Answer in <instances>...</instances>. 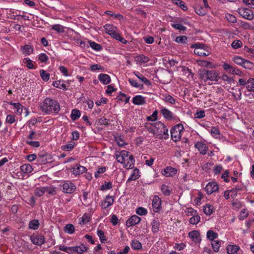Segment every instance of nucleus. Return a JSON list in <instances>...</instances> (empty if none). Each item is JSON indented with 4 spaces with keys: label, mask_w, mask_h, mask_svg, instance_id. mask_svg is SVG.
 <instances>
[{
    "label": "nucleus",
    "mask_w": 254,
    "mask_h": 254,
    "mask_svg": "<svg viewBox=\"0 0 254 254\" xmlns=\"http://www.w3.org/2000/svg\"><path fill=\"white\" fill-rule=\"evenodd\" d=\"M40 108L45 114H57L60 111V105L57 101L50 98H46L40 106Z\"/></svg>",
    "instance_id": "nucleus-1"
},
{
    "label": "nucleus",
    "mask_w": 254,
    "mask_h": 254,
    "mask_svg": "<svg viewBox=\"0 0 254 254\" xmlns=\"http://www.w3.org/2000/svg\"><path fill=\"white\" fill-rule=\"evenodd\" d=\"M155 128V137L160 139L169 138L168 129L161 122L153 123Z\"/></svg>",
    "instance_id": "nucleus-2"
},
{
    "label": "nucleus",
    "mask_w": 254,
    "mask_h": 254,
    "mask_svg": "<svg viewBox=\"0 0 254 254\" xmlns=\"http://www.w3.org/2000/svg\"><path fill=\"white\" fill-rule=\"evenodd\" d=\"M184 129V127L181 124H179L171 128V136L174 141L177 142L180 139L181 133Z\"/></svg>",
    "instance_id": "nucleus-3"
},
{
    "label": "nucleus",
    "mask_w": 254,
    "mask_h": 254,
    "mask_svg": "<svg viewBox=\"0 0 254 254\" xmlns=\"http://www.w3.org/2000/svg\"><path fill=\"white\" fill-rule=\"evenodd\" d=\"M191 48H194V53L199 56H207L210 54L209 51L202 44L197 43L191 45Z\"/></svg>",
    "instance_id": "nucleus-4"
},
{
    "label": "nucleus",
    "mask_w": 254,
    "mask_h": 254,
    "mask_svg": "<svg viewBox=\"0 0 254 254\" xmlns=\"http://www.w3.org/2000/svg\"><path fill=\"white\" fill-rule=\"evenodd\" d=\"M223 67L225 70L231 74L239 76H242L243 75V72L239 69L229 64L224 63L223 65Z\"/></svg>",
    "instance_id": "nucleus-5"
},
{
    "label": "nucleus",
    "mask_w": 254,
    "mask_h": 254,
    "mask_svg": "<svg viewBox=\"0 0 254 254\" xmlns=\"http://www.w3.org/2000/svg\"><path fill=\"white\" fill-rule=\"evenodd\" d=\"M52 158V157L51 155L48 154L45 151H42L38 155L37 162L39 163L46 164L47 163L52 162V161H51Z\"/></svg>",
    "instance_id": "nucleus-6"
},
{
    "label": "nucleus",
    "mask_w": 254,
    "mask_h": 254,
    "mask_svg": "<svg viewBox=\"0 0 254 254\" xmlns=\"http://www.w3.org/2000/svg\"><path fill=\"white\" fill-rule=\"evenodd\" d=\"M238 13L244 18L252 20L254 18L253 12L247 8H241L239 9Z\"/></svg>",
    "instance_id": "nucleus-7"
},
{
    "label": "nucleus",
    "mask_w": 254,
    "mask_h": 254,
    "mask_svg": "<svg viewBox=\"0 0 254 254\" xmlns=\"http://www.w3.org/2000/svg\"><path fill=\"white\" fill-rule=\"evenodd\" d=\"M63 190L64 193H72L76 189L75 186L71 182L67 181L63 184Z\"/></svg>",
    "instance_id": "nucleus-8"
},
{
    "label": "nucleus",
    "mask_w": 254,
    "mask_h": 254,
    "mask_svg": "<svg viewBox=\"0 0 254 254\" xmlns=\"http://www.w3.org/2000/svg\"><path fill=\"white\" fill-rule=\"evenodd\" d=\"M218 184L214 182L208 183L205 188V190L208 194H210L213 192L218 191Z\"/></svg>",
    "instance_id": "nucleus-9"
},
{
    "label": "nucleus",
    "mask_w": 254,
    "mask_h": 254,
    "mask_svg": "<svg viewBox=\"0 0 254 254\" xmlns=\"http://www.w3.org/2000/svg\"><path fill=\"white\" fill-rule=\"evenodd\" d=\"M207 80L211 81L217 82L219 78V72L216 70H207Z\"/></svg>",
    "instance_id": "nucleus-10"
},
{
    "label": "nucleus",
    "mask_w": 254,
    "mask_h": 254,
    "mask_svg": "<svg viewBox=\"0 0 254 254\" xmlns=\"http://www.w3.org/2000/svg\"><path fill=\"white\" fill-rule=\"evenodd\" d=\"M140 218L137 215H132L130 217L126 222V226L127 227L133 226L138 224L140 221Z\"/></svg>",
    "instance_id": "nucleus-11"
},
{
    "label": "nucleus",
    "mask_w": 254,
    "mask_h": 254,
    "mask_svg": "<svg viewBox=\"0 0 254 254\" xmlns=\"http://www.w3.org/2000/svg\"><path fill=\"white\" fill-rule=\"evenodd\" d=\"M30 239L34 245L41 246L45 243V238L42 235L31 236Z\"/></svg>",
    "instance_id": "nucleus-12"
},
{
    "label": "nucleus",
    "mask_w": 254,
    "mask_h": 254,
    "mask_svg": "<svg viewBox=\"0 0 254 254\" xmlns=\"http://www.w3.org/2000/svg\"><path fill=\"white\" fill-rule=\"evenodd\" d=\"M177 173V170L172 167H167L162 171V174L166 177H173Z\"/></svg>",
    "instance_id": "nucleus-13"
},
{
    "label": "nucleus",
    "mask_w": 254,
    "mask_h": 254,
    "mask_svg": "<svg viewBox=\"0 0 254 254\" xmlns=\"http://www.w3.org/2000/svg\"><path fill=\"white\" fill-rule=\"evenodd\" d=\"M72 174L75 176L79 175L82 174L84 172H85L87 171L86 168L80 165L79 164H76L75 166L72 168Z\"/></svg>",
    "instance_id": "nucleus-14"
},
{
    "label": "nucleus",
    "mask_w": 254,
    "mask_h": 254,
    "mask_svg": "<svg viewBox=\"0 0 254 254\" xmlns=\"http://www.w3.org/2000/svg\"><path fill=\"white\" fill-rule=\"evenodd\" d=\"M161 200L160 198L157 195H155L152 202L154 211L155 212H158L161 208Z\"/></svg>",
    "instance_id": "nucleus-15"
},
{
    "label": "nucleus",
    "mask_w": 254,
    "mask_h": 254,
    "mask_svg": "<svg viewBox=\"0 0 254 254\" xmlns=\"http://www.w3.org/2000/svg\"><path fill=\"white\" fill-rule=\"evenodd\" d=\"M195 147L197 148L200 154L205 155L207 153L208 146L206 144L199 141L195 143Z\"/></svg>",
    "instance_id": "nucleus-16"
},
{
    "label": "nucleus",
    "mask_w": 254,
    "mask_h": 254,
    "mask_svg": "<svg viewBox=\"0 0 254 254\" xmlns=\"http://www.w3.org/2000/svg\"><path fill=\"white\" fill-rule=\"evenodd\" d=\"M114 202V197L108 195L106 196L105 200L102 202V207L104 209H106L112 205Z\"/></svg>",
    "instance_id": "nucleus-17"
},
{
    "label": "nucleus",
    "mask_w": 254,
    "mask_h": 254,
    "mask_svg": "<svg viewBox=\"0 0 254 254\" xmlns=\"http://www.w3.org/2000/svg\"><path fill=\"white\" fill-rule=\"evenodd\" d=\"M132 102L136 105H142L146 103L145 98L140 95H137L133 97Z\"/></svg>",
    "instance_id": "nucleus-18"
},
{
    "label": "nucleus",
    "mask_w": 254,
    "mask_h": 254,
    "mask_svg": "<svg viewBox=\"0 0 254 254\" xmlns=\"http://www.w3.org/2000/svg\"><path fill=\"white\" fill-rule=\"evenodd\" d=\"M20 51L25 56H26L32 54L34 51V49L31 45L26 44L24 46L21 47Z\"/></svg>",
    "instance_id": "nucleus-19"
},
{
    "label": "nucleus",
    "mask_w": 254,
    "mask_h": 254,
    "mask_svg": "<svg viewBox=\"0 0 254 254\" xmlns=\"http://www.w3.org/2000/svg\"><path fill=\"white\" fill-rule=\"evenodd\" d=\"M99 80L104 84H108L111 82L110 76L104 73H101L98 76Z\"/></svg>",
    "instance_id": "nucleus-20"
},
{
    "label": "nucleus",
    "mask_w": 254,
    "mask_h": 254,
    "mask_svg": "<svg viewBox=\"0 0 254 254\" xmlns=\"http://www.w3.org/2000/svg\"><path fill=\"white\" fill-rule=\"evenodd\" d=\"M160 113L166 120H171L173 119L172 113L165 108H162L160 110Z\"/></svg>",
    "instance_id": "nucleus-21"
},
{
    "label": "nucleus",
    "mask_w": 254,
    "mask_h": 254,
    "mask_svg": "<svg viewBox=\"0 0 254 254\" xmlns=\"http://www.w3.org/2000/svg\"><path fill=\"white\" fill-rule=\"evenodd\" d=\"M104 28L105 30L106 33H107L110 36L112 35V34L115 31H118V29L117 27L110 24H107L105 25L104 26Z\"/></svg>",
    "instance_id": "nucleus-22"
},
{
    "label": "nucleus",
    "mask_w": 254,
    "mask_h": 254,
    "mask_svg": "<svg viewBox=\"0 0 254 254\" xmlns=\"http://www.w3.org/2000/svg\"><path fill=\"white\" fill-rule=\"evenodd\" d=\"M199 234L197 231L194 230L190 232L189 233V236L190 238L195 243H198L200 241L199 236Z\"/></svg>",
    "instance_id": "nucleus-23"
},
{
    "label": "nucleus",
    "mask_w": 254,
    "mask_h": 254,
    "mask_svg": "<svg viewBox=\"0 0 254 254\" xmlns=\"http://www.w3.org/2000/svg\"><path fill=\"white\" fill-rule=\"evenodd\" d=\"M140 177L139 170L137 168L133 170V173L131 174L130 177L127 181V183L130 182L131 181H135Z\"/></svg>",
    "instance_id": "nucleus-24"
},
{
    "label": "nucleus",
    "mask_w": 254,
    "mask_h": 254,
    "mask_svg": "<svg viewBox=\"0 0 254 254\" xmlns=\"http://www.w3.org/2000/svg\"><path fill=\"white\" fill-rule=\"evenodd\" d=\"M135 61L140 64H146L149 61V59L143 55H139L135 57Z\"/></svg>",
    "instance_id": "nucleus-25"
},
{
    "label": "nucleus",
    "mask_w": 254,
    "mask_h": 254,
    "mask_svg": "<svg viewBox=\"0 0 254 254\" xmlns=\"http://www.w3.org/2000/svg\"><path fill=\"white\" fill-rule=\"evenodd\" d=\"M240 247L236 245H228L227 247V253L228 254H234L239 250Z\"/></svg>",
    "instance_id": "nucleus-26"
},
{
    "label": "nucleus",
    "mask_w": 254,
    "mask_h": 254,
    "mask_svg": "<svg viewBox=\"0 0 254 254\" xmlns=\"http://www.w3.org/2000/svg\"><path fill=\"white\" fill-rule=\"evenodd\" d=\"M20 169L22 172L26 174L30 173L33 171L32 167L28 164L22 165L20 167Z\"/></svg>",
    "instance_id": "nucleus-27"
},
{
    "label": "nucleus",
    "mask_w": 254,
    "mask_h": 254,
    "mask_svg": "<svg viewBox=\"0 0 254 254\" xmlns=\"http://www.w3.org/2000/svg\"><path fill=\"white\" fill-rule=\"evenodd\" d=\"M160 222L156 220H153L152 223V231L153 233H157L159 230Z\"/></svg>",
    "instance_id": "nucleus-28"
},
{
    "label": "nucleus",
    "mask_w": 254,
    "mask_h": 254,
    "mask_svg": "<svg viewBox=\"0 0 254 254\" xmlns=\"http://www.w3.org/2000/svg\"><path fill=\"white\" fill-rule=\"evenodd\" d=\"M129 160L124 165L127 169H131L134 167V159L133 155H130L128 158Z\"/></svg>",
    "instance_id": "nucleus-29"
},
{
    "label": "nucleus",
    "mask_w": 254,
    "mask_h": 254,
    "mask_svg": "<svg viewBox=\"0 0 254 254\" xmlns=\"http://www.w3.org/2000/svg\"><path fill=\"white\" fill-rule=\"evenodd\" d=\"M80 116V112L77 109H73L70 115V118L73 121L77 120Z\"/></svg>",
    "instance_id": "nucleus-30"
},
{
    "label": "nucleus",
    "mask_w": 254,
    "mask_h": 254,
    "mask_svg": "<svg viewBox=\"0 0 254 254\" xmlns=\"http://www.w3.org/2000/svg\"><path fill=\"white\" fill-rule=\"evenodd\" d=\"M203 212L207 215H210L214 212V207L212 205L206 204L203 208Z\"/></svg>",
    "instance_id": "nucleus-31"
},
{
    "label": "nucleus",
    "mask_w": 254,
    "mask_h": 254,
    "mask_svg": "<svg viewBox=\"0 0 254 254\" xmlns=\"http://www.w3.org/2000/svg\"><path fill=\"white\" fill-rule=\"evenodd\" d=\"M39 227V222L38 220L34 219L29 222V228L33 230H37Z\"/></svg>",
    "instance_id": "nucleus-32"
},
{
    "label": "nucleus",
    "mask_w": 254,
    "mask_h": 254,
    "mask_svg": "<svg viewBox=\"0 0 254 254\" xmlns=\"http://www.w3.org/2000/svg\"><path fill=\"white\" fill-rule=\"evenodd\" d=\"M173 2L180 6L183 10L186 11L188 9L187 6L185 2L181 0H172Z\"/></svg>",
    "instance_id": "nucleus-33"
},
{
    "label": "nucleus",
    "mask_w": 254,
    "mask_h": 254,
    "mask_svg": "<svg viewBox=\"0 0 254 254\" xmlns=\"http://www.w3.org/2000/svg\"><path fill=\"white\" fill-rule=\"evenodd\" d=\"M246 87L248 91L254 92V78H250L248 80Z\"/></svg>",
    "instance_id": "nucleus-34"
},
{
    "label": "nucleus",
    "mask_w": 254,
    "mask_h": 254,
    "mask_svg": "<svg viewBox=\"0 0 254 254\" xmlns=\"http://www.w3.org/2000/svg\"><path fill=\"white\" fill-rule=\"evenodd\" d=\"M199 78L203 80L204 82H206L207 80V69H203L199 70Z\"/></svg>",
    "instance_id": "nucleus-35"
},
{
    "label": "nucleus",
    "mask_w": 254,
    "mask_h": 254,
    "mask_svg": "<svg viewBox=\"0 0 254 254\" xmlns=\"http://www.w3.org/2000/svg\"><path fill=\"white\" fill-rule=\"evenodd\" d=\"M98 236L99 237L100 240L102 243H105L107 239L104 234V232L102 230L98 229L97 231Z\"/></svg>",
    "instance_id": "nucleus-36"
},
{
    "label": "nucleus",
    "mask_w": 254,
    "mask_h": 254,
    "mask_svg": "<svg viewBox=\"0 0 254 254\" xmlns=\"http://www.w3.org/2000/svg\"><path fill=\"white\" fill-rule=\"evenodd\" d=\"M218 237V234L212 230H209L207 232V238L210 241H213Z\"/></svg>",
    "instance_id": "nucleus-37"
},
{
    "label": "nucleus",
    "mask_w": 254,
    "mask_h": 254,
    "mask_svg": "<svg viewBox=\"0 0 254 254\" xmlns=\"http://www.w3.org/2000/svg\"><path fill=\"white\" fill-rule=\"evenodd\" d=\"M131 246L134 250H139L142 248L141 244L136 240H133L131 241Z\"/></svg>",
    "instance_id": "nucleus-38"
},
{
    "label": "nucleus",
    "mask_w": 254,
    "mask_h": 254,
    "mask_svg": "<svg viewBox=\"0 0 254 254\" xmlns=\"http://www.w3.org/2000/svg\"><path fill=\"white\" fill-rule=\"evenodd\" d=\"M75 249L74 251L79 254H82L87 250V248L83 244L79 246L75 247Z\"/></svg>",
    "instance_id": "nucleus-39"
},
{
    "label": "nucleus",
    "mask_w": 254,
    "mask_h": 254,
    "mask_svg": "<svg viewBox=\"0 0 254 254\" xmlns=\"http://www.w3.org/2000/svg\"><path fill=\"white\" fill-rule=\"evenodd\" d=\"M40 74L41 78L44 81H48L50 79V74L46 72V71L43 69L40 70Z\"/></svg>",
    "instance_id": "nucleus-40"
},
{
    "label": "nucleus",
    "mask_w": 254,
    "mask_h": 254,
    "mask_svg": "<svg viewBox=\"0 0 254 254\" xmlns=\"http://www.w3.org/2000/svg\"><path fill=\"white\" fill-rule=\"evenodd\" d=\"M145 128L149 132L152 133L155 136V128L153 124H146Z\"/></svg>",
    "instance_id": "nucleus-41"
},
{
    "label": "nucleus",
    "mask_w": 254,
    "mask_h": 254,
    "mask_svg": "<svg viewBox=\"0 0 254 254\" xmlns=\"http://www.w3.org/2000/svg\"><path fill=\"white\" fill-rule=\"evenodd\" d=\"M64 231L68 234H72L74 233L75 229L74 226L71 224L66 225L64 227Z\"/></svg>",
    "instance_id": "nucleus-42"
},
{
    "label": "nucleus",
    "mask_w": 254,
    "mask_h": 254,
    "mask_svg": "<svg viewBox=\"0 0 254 254\" xmlns=\"http://www.w3.org/2000/svg\"><path fill=\"white\" fill-rule=\"evenodd\" d=\"M23 63L26 64V66L29 69H33L34 68L32 61L29 58H24L23 60Z\"/></svg>",
    "instance_id": "nucleus-43"
},
{
    "label": "nucleus",
    "mask_w": 254,
    "mask_h": 254,
    "mask_svg": "<svg viewBox=\"0 0 254 254\" xmlns=\"http://www.w3.org/2000/svg\"><path fill=\"white\" fill-rule=\"evenodd\" d=\"M161 190L162 193L166 196H169L171 194V190L169 189V188L165 185H163L161 186Z\"/></svg>",
    "instance_id": "nucleus-44"
},
{
    "label": "nucleus",
    "mask_w": 254,
    "mask_h": 254,
    "mask_svg": "<svg viewBox=\"0 0 254 254\" xmlns=\"http://www.w3.org/2000/svg\"><path fill=\"white\" fill-rule=\"evenodd\" d=\"M45 190V187L37 188L35 190V194L39 197L41 196L44 194Z\"/></svg>",
    "instance_id": "nucleus-45"
},
{
    "label": "nucleus",
    "mask_w": 254,
    "mask_h": 254,
    "mask_svg": "<svg viewBox=\"0 0 254 254\" xmlns=\"http://www.w3.org/2000/svg\"><path fill=\"white\" fill-rule=\"evenodd\" d=\"M61 80L54 81L53 83V85L56 88L66 90L65 85L64 83L61 84Z\"/></svg>",
    "instance_id": "nucleus-46"
},
{
    "label": "nucleus",
    "mask_w": 254,
    "mask_h": 254,
    "mask_svg": "<svg viewBox=\"0 0 254 254\" xmlns=\"http://www.w3.org/2000/svg\"><path fill=\"white\" fill-rule=\"evenodd\" d=\"M135 75L137 77L138 79L142 80L145 85L147 86H150L151 85V83L150 81L147 79L146 77L142 76V75L140 74L139 75L136 74L135 72H134Z\"/></svg>",
    "instance_id": "nucleus-47"
},
{
    "label": "nucleus",
    "mask_w": 254,
    "mask_h": 254,
    "mask_svg": "<svg viewBox=\"0 0 254 254\" xmlns=\"http://www.w3.org/2000/svg\"><path fill=\"white\" fill-rule=\"evenodd\" d=\"M90 46L93 50H95L97 51H99L102 49V45L97 44L95 42H90Z\"/></svg>",
    "instance_id": "nucleus-48"
},
{
    "label": "nucleus",
    "mask_w": 254,
    "mask_h": 254,
    "mask_svg": "<svg viewBox=\"0 0 254 254\" xmlns=\"http://www.w3.org/2000/svg\"><path fill=\"white\" fill-rule=\"evenodd\" d=\"M200 219L199 216L195 214L190 219L189 222L191 224H196L199 222Z\"/></svg>",
    "instance_id": "nucleus-49"
},
{
    "label": "nucleus",
    "mask_w": 254,
    "mask_h": 254,
    "mask_svg": "<svg viewBox=\"0 0 254 254\" xmlns=\"http://www.w3.org/2000/svg\"><path fill=\"white\" fill-rule=\"evenodd\" d=\"M212 247L214 251L217 252L219 251L220 247V241H213L211 243Z\"/></svg>",
    "instance_id": "nucleus-50"
},
{
    "label": "nucleus",
    "mask_w": 254,
    "mask_h": 254,
    "mask_svg": "<svg viewBox=\"0 0 254 254\" xmlns=\"http://www.w3.org/2000/svg\"><path fill=\"white\" fill-rule=\"evenodd\" d=\"M163 100L164 101L169 103L171 104L175 103V99L170 95H166L164 96Z\"/></svg>",
    "instance_id": "nucleus-51"
},
{
    "label": "nucleus",
    "mask_w": 254,
    "mask_h": 254,
    "mask_svg": "<svg viewBox=\"0 0 254 254\" xmlns=\"http://www.w3.org/2000/svg\"><path fill=\"white\" fill-rule=\"evenodd\" d=\"M233 60L234 62L236 64L242 66L243 63L245 60L240 56H236L233 58Z\"/></svg>",
    "instance_id": "nucleus-52"
},
{
    "label": "nucleus",
    "mask_w": 254,
    "mask_h": 254,
    "mask_svg": "<svg viewBox=\"0 0 254 254\" xmlns=\"http://www.w3.org/2000/svg\"><path fill=\"white\" fill-rule=\"evenodd\" d=\"M113 185L111 182H105L104 185L101 186L100 190H105L112 188Z\"/></svg>",
    "instance_id": "nucleus-53"
},
{
    "label": "nucleus",
    "mask_w": 254,
    "mask_h": 254,
    "mask_svg": "<svg viewBox=\"0 0 254 254\" xmlns=\"http://www.w3.org/2000/svg\"><path fill=\"white\" fill-rule=\"evenodd\" d=\"M172 27L174 28L179 30L180 31H185L187 29V27L183 26L181 24L179 23H173L172 24Z\"/></svg>",
    "instance_id": "nucleus-54"
},
{
    "label": "nucleus",
    "mask_w": 254,
    "mask_h": 254,
    "mask_svg": "<svg viewBox=\"0 0 254 254\" xmlns=\"http://www.w3.org/2000/svg\"><path fill=\"white\" fill-rule=\"evenodd\" d=\"M128 82L130 84V85L132 87H134L136 88H140V89H142L143 88V84H138L135 80H133L132 79H128Z\"/></svg>",
    "instance_id": "nucleus-55"
},
{
    "label": "nucleus",
    "mask_w": 254,
    "mask_h": 254,
    "mask_svg": "<svg viewBox=\"0 0 254 254\" xmlns=\"http://www.w3.org/2000/svg\"><path fill=\"white\" fill-rule=\"evenodd\" d=\"M240 24L241 27L244 29H252L253 27L251 25L247 22L240 21Z\"/></svg>",
    "instance_id": "nucleus-56"
},
{
    "label": "nucleus",
    "mask_w": 254,
    "mask_h": 254,
    "mask_svg": "<svg viewBox=\"0 0 254 254\" xmlns=\"http://www.w3.org/2000/svg\"><path fill=\"white\" fill-rule=\"evenodd\" d=\"M75 143L73 142H71L70 143L63 145L62 148L63 150L70 151L73 148Z\"/></svg>",
    "instance_id": "nucleus-57"
},
{
    "label": "nucleus",
    "mask_w": 254,
    "mask_h": 254,
    "mask_svg": "<svg viewBox=\"0 0 254 254\" xmlns=\"http://www.w3.org/2000/svg\"><path fill=\"white\" fill-rule=\"evenodd\" d=\"M52 29L59 33H62L64 31V27L60 24H55L53 25Z\"/></svg>",
    "instance_id": "nucleus-58"
},
{
    "label": "nucleus",
    "mask_w": 254,
    "mask_h": 254,
    "mask_svg": "<svg viewBox=\"0 0 254 254\" xmlns=\"http://www.w3.org/2000/svg\"><path fill=\"white\" fill-rule=\"evenodd\" d=\"M206 9H205L204 7L203 8L200 6H198L195 8V10L197 14L199 15H204L206 12Z\"/></svg>",
    "instance_id": "nucleus-59"
},
{
    "label": "nucleus",
    "mask_w": 254,
    "mask_h": 254,
    "mask_svg": "<svg viewBox=\"0 0 254 254\" xmlns=\"http://www.w3.org/2000/svg\"><path fill=\"white\" fill-rule=\"evenodd\" d=\"M81 221L79 223L80 224H84L88 223L90 220V217L88 214L85 213L81 217Z\"/></svg>",
    "instance_id": "nucleus-60"
},
{
    "label": "nucleus",
    "mask_w": 254,
    "mask_h": 254,
    "mask_svg": "<svg viewBox=\"0 0 254 254\" xmlns=\"http://www.w3.org/2000/svg\"><path fill=\"white\" fill-rule=\"evenodd\" d=\"M136 213L139 215H144L147 214V210L142 207H138L136 210Z\"/></svg>",
    "instance_id": "nucleus-61"
},
{
    "label": "nucleus",
    "mask_w": 254,
    "mask_h": 254,
    "mask_svg": "<svg viewBox=\"0 0 254 254\" xmlns=\"http://www.w3.org/2000/svg\"><path fill=\"white\" fill-rule=\"evenodd\" d=\"M210 132L212 134V135L213 137H217V136L219 135L220 131L217 127H212V128L210 129Z\"/></svg>",
    "instance_id": "nucleus-62"
},
{
    "label": "nucleus",
    "mask_w": 254,
    "mask_h": 254,
    "mask_svg": "<svg viewBox=\"0 0 254 254\" xmlns=\"http://www.w3.org/2000/svg\"><path fill=\"white\" fill-rule=\"evenodd\" d=\"M231 45L233 48L237 49L242 46V42L240 40H235Z\"/></svg>",
    "instance_id": "nucleus-63"
},
{
    "label": "nucleus",
    "mask_w": 254,
    "mask_h": 254,
    "mask_svg": "<svg viewBox=\"0 0 254 254\" xmlns=\"http://www.w3.org/2000/svg\"><path fill=\"white\" fill-rule=\"evenodd\" d=\"M38 59L41 63H45L48 60V57L45 54L41 53L39 55Z\"/></svg>",
    "instance_id": "nucleus-64"
}]
</instances>
